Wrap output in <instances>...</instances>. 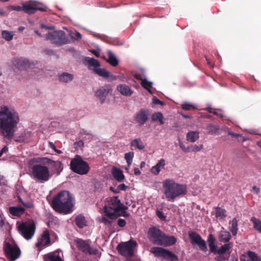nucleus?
Listing matches in <instances>:
<instances>
[{
    "label": "nucleus",
    "instance_id": "obj_19",
    "mask_svg": "<svg viewBox=\"0 0 261 261\" xmlns=\"http://www.w3.org/2000/svg\"><path fill=\"white\" fill-rule=\"evenodd\" d=\"M148 112L142 109L139 111L135 116V121L140 125H143L148 119Z\"/></svg>",
    "mask_w": 261,
    "mask_h": 261
},
{
    "label": "nucleus",
    "instance_id": "obj_6",
    "mask_svg": "<svg viewBox=\"0 0 261 261\" xmlns=\"http://www.w3.org/2000/svg\"><path fill=\"white\" fill-rule=\"evenodd\" d=\"M32 175L35 179L41 182L48 181L52 176L49 168L41 164H37L33 167Z\"/></svg>",
    "mask_w": 261,
    "mask_h": 261
},
{
    "label": "nucleus",
    "instance_id": "obj_62",
    "mask_svg": "<svg viewBox=\"0 0 261 261\" xmlns=\"http://www.w3.org/2000/svg\"><path fill=\"white\" fill-rule=\"evenodd\" d=\"M41 27L42 28H44V29H49V30H51L53 29V27H47L46 25H45L44 24H42L41 25Z\"/></svg>",
    "mask_w": 261,
    "mask_h": 261
},
{
    "label": "nucleus",
    "instance_id": "obj_58",
    "mask_svg": "<svg viewBox=\"0 0 261 261\" xmlns=\"http://www.w3.org/2000/svg\"><path fill=\"white\" fill-rule=\"evenodd\" d=\"M4 225V220L3 219V215L0 212V226H3Z\"/></svg>",
    "mask_w": 261,
    "mask_h": 261
},
{
    "label": "nucleus",
    "instance_id": "obj_1",
    "mask_svg": "<svg viewBox=\"0 0 261 261\" xmlns=\"http://www.w3.org/2000/svg\"><path fill=\"white\" fill-rule=\"evenodd\" d=\"M20 121L17 112L6 106L0 108V135L7 139H11L14 136Z\"/></svg>",
    "mask_w": 261,
    "mask_h": 261
},
{
    "label": "nucleus",
    "instance_id": "obj_51",
    "mask_svg": "<svg viewBox=\"0 0 261 261\" xmlns=\"http://www.w3.org/2000/svg\"><path fill=\"white\" fill-rule=\"evenodd\" d=\"M213 114L215 115L220 116L221 117H223L224 115L221 110H215Z\"/></svg>",
    "mask_w": 261,
    "mask_h": 261
},
{
    "label": "nucleus",
    "instance_id": "obj_36",
    "mask_svg": "<svg viewBox=\"0 0 261 261\" xmlns=\"http://www.w3.org/2000/svg\"><path fill=\"white\" fill-rule=\"evenodd\" d=\"M10 213L15 216L21 215L24 212V209L21 207H11L9 208Z\"/></svg>",
    "mask_w": 261,
    "mask_h": 261
},
{
    "label": "nucleus",
    "instance_id": "obj_5",
    "mask_svg": "<svg viewBox=\"0 0 261 261\" xmlns=\"http://www.w3.org/2000/svg\"><path fill=\"white\" fill-rule=\"evenodd\" d=\"M148 236L151 242L158 245L171 246L174 244L176 241L174 237L166 236L161 231L155 227L149 229Z\"/></svg>",
    "mask_w": 261,
    "mask_h": 261
},
{
    "label": "nucleus",
    "instance_id": "obj_63",
    "mask_svg": "<svg viewBox=\"0 0 261 261\" xmlns=\"http://www.w3.org/2000/svg\"><path fill=\"white\" fill-rule=\"evenodd\" d=\"M135 77L137 79H138V80L141 81V82H142V80H143L144 79H143L142 76L140 74H136Z\"/></svg>",
    "mask_w": 261,
    "mask_h": 261
},
{
    "label": "nucleus",
    "instance_id": "obj_9",
    "mask_svg": "<svg viewBox=\"0 0 261 261\" xmlns=\"http://www.w3.org/2000/svg\"><path fill=\"white\" fill-rule=\"evenodd\" d=\"M45 38L46 40L57 45H63L69 42L64 32L61 30L49 32L46 34Z\"/></svg>",
    "mask_w": 261,
    "mask_h": 261
},
{
    "label": "nucleus",
    "instance_id": "obj_48",
    "mask_svg": "<svg viewBox=\"0 0 261 261\" xmlns=\"http://www.w3.org/2000/svg\"><path fill=\"white\" fill-rule=\"evenodd\" d=\"M8 9L9 10H14V11H22V7H20V6H9L8 7Z\"/></svg>",
    "mask_w": 261,
    "mask_h": 261
},
{
    "label": "nucleus",
    "instance_id": "obj_60",
    "mask_svg": "<svg viewBox=\"0 0 261 261\" xmlns=\"http://www.w3.org/2000/svg\"><path fill=\"white\" fill-rule=\"evenodd\" d=\"M110 190L114 193H118L119 192L118 188L115 189L114 188L111 187H110Z\"/></svg>",
    "mask_w": 261,
    "mask_h": 261
},
{
    "label": "nucleus",
    "instance_id": "obj_54",
    "mask_svg": "<svg viewBox=\"0 0 261 261\" xmlns=\"http://www.w3.org/2000/svg\"><path fill=\"white\" fill-rule=\"evenodd\" d=\"M259 191V188L256 186H254L251 189V192L256 194H258Z\"/></svg>",
    "mask_w": 261,
    "mask_h": 261
},
{
    "label": "nucleus",
    "instance_id": "obj_50",
    "mask_svg": "<svg viewBox=\"0 0 261 261\" xmlns=\"http://www.w3.org/2000/svg\"><path fill=\"white\" fill-rule=\"evenodd\" d=\"M100 222L105 223V224H110L111 223V221L107 219L106 217L103 216L100 220Z\"/></svg>",
    "mask_w": 261,
    "mask_h": 261
},
{
    "label": "nucleus",
    "instance_id": "obj_47",
    "mask_svg": "<svg viewBox=\"0 0 261 261\" xmlns=\"http://www.w3.org/2000/svg\"><path fill=\"white\" fill-rule=\"evenodd\" d=\"M203 147L202 144L199 145H194L189 147V151L197 152L201 150Z\"/></svg>",
    "mask_w": 261,
    "mask_h": 261
},
{
    "label": "nucleus",
    "instance_id": "obj_23",
    "mask_svg": "<svg viewBox=\"0 0 261 261\" xmlns=\"http://www.w3.org/2000/svg\"><path fill=\"white\" fill-rule=\"evenodd\" d=\"M44 261H63L57 252H53L44 256Z\"/></svg>",
    "mask_w": 261,
    "mask_h": 261
},
{
    "label": "nucleus",
    "instance_id": "obj_21",
    "mask_svg": "<svg viewBox=\"0 0 261 261\" xmlns=\"http://www.w3.org/2000/svg\"><path fill=\"white\" fill-rule=\"evenodd\" d=\"M166 165L165 159H162L154 166H152L150 169L152 174L157 175H159L160 171L164 168Z\"/></svg>",
    "mask_w": 261,
    "mask_h": 261
},
{
    "label": "nucleus",
    "instance_id": "obj_42",
    "mask_svg": "<svg viewBox=\"0 0 261 261\" xmlns=\"http://www.w3.org/2000/svg\"><path fill=\"white\" fill-rule=\"evenodd\" d=\"M152 119L154 121H158L161 124H164L163 116L162 113L158 112L155 113L152 116Z\"/></svg>",
    "mask_w": 261,
    "mask_h": 261
},
{
    "label": "nucleus",
    "instance_id": "obj_14",
    "mask_svg": "<svg viewBox=\"0 0 261 261\" xmlns=\"http://www.w3.org/2000/svg\"><path fill=\"white\" fill-rule=\"evenodd\" d=\"M189 236L192 244L197 245L199 249L202 251H206L207 250L205 242L199 234L195 232L190 231Z\"/></svg>",
    "mask_w": 261,
    "mask_h": 261
},
{
    "label": "nucleus",
    "instance_id": "obj_18",
    "mask_svg": "<svg viewBox=\"0 0 261 261\" xmlns=\"http://www.w3.org/2000/svg\"><path fill=\"white\" fill-rule=\"evenodd\" d=\"M50 244V238L49 231L47 230L43 231L40 237L38 238V241L36 244L38 249L41 250L44 246H47Z\"/></svg>",
    "mask_w": 261,
    "mask_h": 261
},
{
    "label": "nucleus",
    "instance_id": "obj_41",
    "mask_svg": "<svg viewBox=\"0 0 261 261\" xmlns=\"http://www.w3.org/2000/svg\"><path fill=\"white\" fill-rule=\"evenodd\" d=\"M232 247L231 243L225 244L222 246L219 249H218L217 253L221 255L225 253L227 250L230 249Z\"/></svg>",
    "mask_w": 261,
    "mask_h": 261
},
{
    "label": "nucleus",
    "instance_id": "obj_2",
    "mask_svg": "<svg viewBox=\"0 0 261 261\" xmlns=\"http://www.w3.org/2000/svg\"><path fill=\"white\" fill-rule=\"evenodd\" d=\"M163 193L167 201L173 202L176 198L185 195L187 191L185 185L179 184L173 179H166L162 183Z\"/></svg>",
    "mask_w": 261,
    "mask_h": 261
},
{
    "label": "nucleus",
    "instance_id": "obj_20",
    "mask_svg": "<svg viewBox=\"0 0 261 261\" xmlns=\"http://www.w3.org/2000/svg\"><path fill=\"white\" fill-rule=\"evenodd\" d=\"M240 259L241 261H260L257 254L251 251H249L243 254Z\"/></svg>",
    "mask_w": 261,
    "mask_h": 261
},
{
    "label": "nucleus",
    "instance_id": "obj_34",
    "mask_svg": "<svg viewBox=\"0 0 261 261\" xmlns=\"http://www.w3.org/2000/svg\"><path fill=\"white\" fill-rule=\"evenodd\" d=\"M86 61L87 64L90 67H93V70L95 71V69L100 66L99 62L96 59L92 58H87L86 59Z\"/></svg>",
    "mask_w": 261,
    "mask_h": 261
},
{
    "label": "nucleus",
    "instance_id": "obj_4",
    "mask_svg": "<svg viewBox=\"0 0 261 261\" xmlns=\"http://www.w3.org/2000/svg\"><path fill=\"white\" fill-rule=\"evenodd\" d=\"M107 202L108 203L103 208V213L109 219H115L119 216H128L126 212V207L121 203L117 196L107 198Z\"/></svg>",
    "mask_w": 261,
    "mask_h": 261
},
{
    "label": "nucleus",
    "instance_id": "obj_59",
    "mask_svg": "<svg viewBox=\"0 0 261 261\" xmlns=\"http://www.w3.org/2000/svg\"><path fill=\"white\" fill-rule=\"evenodd\" d=\"M91 52L93 55H94L96 57H99L100 56L99 55V52L98 50H91Z\"/></svg>",
    "mask_w": 261,
    "mask_h": 261
},
{
    "label": "nucleus",
    "instance_id": "obj_32",
    "mask_svg": "<svg viewBox=\"0 0 261 261\" xmlns=\"http://www.w3.org/2000/svg\"><path fill=\"white\" fill-rule=\"evenodd\" d=\"M1 35L3 38H4L5 40L7 41H10L13 39V37L15 35V33L12 31L4 30L2 31Z\"/></svg>",
    "mask_w": 261,
    "mask_h": 261
},
{
    "label": "nucleus",
    "instance_id": "obj_55",
    "mask_svg": "<svg viewBox=\"0 0 261 261\" xmlns=\"http://www.w3.org/2000/svg\"><path fill=\"white\" fill-rule=\"evenodd\" d=\"M126 224V222H125V221L123 219H120L118 220V225L120 226V227H123Z\"/></svg>",
    "mask_w": 261,
    "mask_h": 261
},
{
    "label": "nucleus",
    "instance_id": "obj_40",
    "mask_svg": "<svg viewBox=\"0 0 261 261\" xmlns=\"http://www.w3.org/2000/svg\"><path fill=\"white\" fill-rule=\"evenodd\" d=\"M251 221L253 223L254 228L261 233V221L255 217L251 218Z\"/></svg>",
    "mask_w": 261,
    "mask_h": 261
},
{
    "label": "nucleus",
    "instance_id": "obj_46",
    "mask_svg": "<svg viewBox=\"0 0 261 261\" xmlns=\"http://www.w3.org/2000/svg\"><path fill=\"white\" fill-rule=\"evenodd\" d=\"M152 82L148 81L147 79H144L141 82V85L148 91H150V89L152 87Z\"/></svg>",
    "mask_w": 261,
    "mask_h": 261
},
{
    "label": "nucleus",
    "instance_id": "obj_24",
    "mask_svg": "<svg viewBox=\"0 0 261 261\" xmlns=\"http://www.w3.org/2000/svg\"><path fill=\"white\" fill-rule=\"evenodd\" d=\"M108 58L106 59L105 57L102 58L107 61L111 65L113 66H116L118 64V60L116 56L111 50L108 51Z\"/></svg>",
    "mask_w": 261,
    "mask_h": 261
},
{
    "label": "nucleus",
    "instance_id": "obj_3",
    "mask_svg": "<svg viewBox=\"0 0 261 261\" xmlns=\"http://www.w3.org/2000/svg\"><path fill=\"white\" fill-rule=\"evenodd\" d=\"M73 199L69 192L62 191L53 199L51 206L60 213L69 214L72 211Z\"/></svg>",
    "mask_w": 261,
    "mask_h": 261
},
{
    "label": "nucleus",
    "instance_id": "obj_16",
    "mask_svg": "<svg viewBox=\"0 0 261 261\" xmlns=\"http://www.w3.org/2000/svg\"><path fill=\"white\" fill-rule=\"evenodd\" d=\"M111 91L110 87L108 85H106L98 89L95 92V96L100 103H102Z\"/></svg>",
    "mask_w": 261,
    "mask_h": 261
},
{
    "label": "nucleus",
    "instance_id": "obj_26",
    "mask_svg": "<svg viewBox=\"0 0 261 261\" xmlns=\"http://www.w3.org/2000/svg\"><path fill=\"white\" fill-rule=\"evenodd\" d=\"M199 138V133L197 131H190L186 135L187 140L190 142H196Z\"/></svg>",
    "mask_w": 261,
    "mask_h": 261
},
{
    "label": "nucleus",
    "instance_id": "obj_7",
    "mask_svg": "<svg viewBox=\"0 0 261 261\" xmlns=\"http://www.w3.org/2000/svg\"><path fill=\"white\" fill-rule=\"evenodd\" d=\"M70 165L73 172L80 175L86 174L89 170L88 164L79 155L71 160Z\"/></svg>",
    "mask_w": 261,
    "mask_h": 261
},
{
    "label": "nucleus",
    "instance_id": "obj_61",
    "mask_svg": "<svg viewBox=\"0 0 261 261\" xmlns=\"http://www.w3.org/2000/svg\"><path fill=\"white\" fill-rule=\"evenodd\" d=\"M134 174L136 175H139L141 174V172L138 168H136L134 169Z\"/></svg>",
    "mask_w": 261,
    "mask_h": 261
},
{
    "label": "nucleus",
    "instance_id": "obj_29",
    "mask_svg": "<svg viewBox=\"0 0 261 261\" xmlns=\"http://www.w3.org/2000/svg\"><path fill=\"white\" fill-rule=\"evenodd\" d=\"M113 176L118 181H122L124 178L123 172L119 169L114 168L113 169Z\"/></svg>",
    "mask_w": 261,
    "mask_h": 261
},
{
    "label": "nucleus",
    "instance_id": "obj_38",
    "mask_svg": "<svg viewBox=\"0 0 261 261\" xmlns=\"http://www.w3.org/2000/svg\"><path fill=\"white\" fill-rule=\"evenodd\" d=\"M206 129L208 131V133L210 134H218L219 127L217 125L209 124L206 126Z\"/></svg>",
    "mask_w": 261,
    "mask_h": 261
},
{
    "label": "nucleus",
    "instance_id": "obj_27",
    "mask_svg": "<svg viewBox=\"0 0 261 261\" xmlns=\"http://www.w3.org/2000/svg\"><path fill=\"white\" fill-rule=\"evenodd\" d=\"M207 242L208 243V246L212 252L217 253L218 249H217V246L215 244V239L213 234H210L208 237Z\"/></svg>",
    "mask_w": 261,
    "mask_h": 261
},
{
    "label": "nucleus",
    "instance_id": "obj_12",
    "mask_svg": "<svg viewBox=\"0 0 261 261\" xmlns=\"http://www.w3.org/2000/svg\"><path fill=\"white\" fill-rule=\"evenodd\" d=\"M4 249L8 258L13 261L20 255V250L15 245L7 241L5 242Z\"/></svg>",
    "mask_w": 261,
    "mask_h": 261
},
{
    "label": "nucleus",
    "instance_id": "obj_11",
    "mask_svg": "<svg viewBox=\"0 0 261 261\" xmlns=\"http://www.w3.org/2000/svg\"><path fill=\"white\" fill-rule=\"evenodd\" d=\"M22 8V11L29 14H34L37 10L45 12L47 9L46 6H42L40 3L32 1L23 4Z\"/></svg>",
    "mask_w": 261,
    "mask_h": 261
},
{
    "label": "nucleus",
    "instance_id": "obj_33",
    "mask_svg": "<svg viewBox=\"0 0 261 261\" xmlns=\"http://www.w3.org/2000/svg\"><path fill=\"white\" fill-rule=\"evenodd\" d=\"M130 145L131 146L136 147L139 150L143 149L145 147L143 143L140 138L135 139L133 140L130 143Z\"/></svg>",
    "mask_w": 261,
    "mask_h": 261
},
{
    "label": "nucleus",
    "instance_id": "obj_17",
    "mask_svg": "<svg viewBox=\"0 0 261 261\" xmlns=\"http://www.w3.org/2000/svg\"><path fill=\"white\" fill-rule=\"evenodd\" d=\"M46 162L51 168L50 174H52L53 175V174L57 173L58 175H59L63 169L62 163L58 160L53 161L49 159H46Z\"/></svg>",
    "mask_w": 261,
    "mask_h": 261
},
{
    "label": "nucleus",
    "instance_id": "obj_57",
    "mask_svg": "<svg viewBox=\"0 0 261 261\" xmlns=\"http://www.w3.org/2000/svg\"><path fill=\"white\" fill-rule=\"evenodd\" d=\"M153 102L155 104H159L160 105H164V103L162 101H161L160 100H159L158 98H154L153 99Z\"/></svg>",
    "mask_w": 261,
    "mask_h": 261
},
{
    "label": "nucleus",
    "instance_id": "obj_15",
    "mask_svg": "<svg viewBox=\"0 0 261 261\" xmlns=\"http://www.w3.org/2000/svg\"><path fill=\"white\" fill-rule=\"evenodd\" d=\"M38 64L37 62H31L27 59H20L18 61L17 66L20 69L31 70L33 72H36L39 70L36 65Z\"/></svg>",
    "mask_w": 261,
    "mask_h": 261
},
{
    "label": "nucleus",
    "instance_id": "obj_31",
    "mask_svg": "<svg viewBox=\"0 0 261 261\" xmlns=\"http://www.w3.org/2000/svg\"><path fill=\"white\" fill-rule=\"evenodd\" d=\"M76 225L80 228H83L87 225L85 218L82 215L77 216L75 220Z\"/></svg>",
    "mask_w": 261,
    "mask_h": 261
},
{
    "label": "nucleus",
    "instance_id": "obj_45",
    "mask_svg": "<svg viewBox=\"0 0 261 261\" xmlns=\"http://www.w3.org/2000/svg\"><path fill=\"white\" fill-rule=\"evenodd\" d=\"M31 134L30 133H25L24 136H19L16 138L15 141L17 142H28L31 137Z\"/></svg>",
    "mask_w": 261,
    "mask_h": 261
},
{
    "label": "nucleus",
    "instance_id": "obj_49",
    "mask_svg": "<svg viewBox=\"0 0 261 261\" xmlns=\"http://www.w3.org/2000/svg\"><path fill=\"white\" fill-rule=\"evenodd\" d=\"M156 214L161 220H165L166 219V217L165 216V215L162 211L160 210H157L156 211Z\"/></svg>",
    "mask_w": 261,
    "mask_h": 261
},
{
    "label": "nucleus",
    "instance_id": "obj_64",
    "mask_svg": "<svg viewBox=\"0 0 261 261\" xmlns=\"http://www.w3.org/2000/svg\"><path fill=\"white\" fill-rule=\"evenodd\" d=\"M228 134L231 136L236 137H238L239 136V135L235 134V133H233L232 132H228Z\"/></svg>",
    "mask_w": 261,
    "mask_h": 261
},
{
    "label": "nucleus",
    "instance_id": "obj_30",
    "mask_svg": "<svg viewBox=\"0 0 261 261\" xmlns=\"http://www.w3.org/2000/svg\"><path fill=\"white\" fill-rule=\"evenodd\" d=\"M231 239V235L228 231H221L219 234V240L220 242H228Z\"/></svg>",
    "mask_w": 261,
    "mask_h": 261
},
{
    "label": "nucleus",
    "instance_id": "obj_39",
    "mask_svg": "<svg viewBox=\"0 0 261 261\" xmlns=\"http://www.w3.org/2000/svg\"><path fill=\"white\" fill-rule=\"evenodd\" d=\"M238 229V221L236 218H233L231 222L230 231L231 232L233 236H236L237 234Z\"/></svg>",
    "mask_w": 261,
    "mask_h": 261
},
{
    "label": "nucleus",
    "instance_id": "obj_8",
    "mask_svg": "<svg viewBox=\"0 0 261 261\" xmlns=\"http://www.w3.org/2000/svg\"><path fill=\"white\" fill-rule=\"evenodd\" d=\"M18 229L21 235L27 240H30L34 235L36 226L33 220L20 223Z\"/></svg>",
    "mask_w": 261,
    "mask_h": 261
},
{
    "label": "nucleus",
    "instance_id": "obj_56",
    "mask_svg": "<svg viewBox=\"0 0 261 261\" xmlns=\"http://www.w3.org/2000/svg\"><path fill=\"white\" fill-rule=\"evenodd\" d=\"M117 188L118 189L119 191L120 192V191H125L127 188V186H126L125 185L123 184L120 185Z\"/></svg>",
    "mask_w": 261,
    "mask_h": 261
},
{
    "label": "nucleus",
    "instance_id": "obj_13",
    "mask_svg": "<svg viewBox=\"0 0 261 261\" xmlns=\"http://www.w3.org/2000/svg\"><path fill=\"white\" fill-rule=\"evenodd\" d=\"M136 244V242L135 241H129L119 244L118 246V249L122 255L130 256L133 254L134 249Z\"/></svg>",
    "mask_w": 261,
    "mask_h": 261
},
{
    "label": "nucleus",
    "instance_id": "obj_28",
    "mask_svg": "<svg viewBox=\"0 0 261 261\" xmlns=\"http://www.w3.org/2000/svg\"><path fill=\"white\" fill-rule=\"evenodd\" d=\"M73 79V75L67 72H63L59 75V80L63 83H68Z\"/></svg>",
    "mask_w": 261,
    "mask_h": 261
},
{
    "label": "nucleus",
    "instance_id": "obj_43",
    "mask_svg": "<svg viewBox=\"0 0 261 261\" xmlns=\"http://www.w3.org/2000/svg\"><path fill=\"white\" fill-rule=\"evenodd\" d=\"M134 156V152L133 151L127 152L124 154V158L128 166H129L132 164Z\"/></svg>",
    "mask_w": 261,
    "mask_h": 261
},
{
    "label": "nucleus",
    "instance_id": "obj_53",
    "mask_svg": "<svg viewBox=\"0 0 261 261\" xmlns=\"http://www.w3.org/2000/svg\"><path fill=\"white\" fill-rule=\"evenodd\" d=\"M8 151V147L7 146H5L0 150V157L3 155V154L7 153Z\"/></svg>",
    "mask_w": 261,
    "mask_h": 261
},
{
    "label": "nucleus",
    "instance_id": "obj_10",
    "mask_svg": "<svg viewBox=\"0 0 261 261\" xmlns=\"http://www.w3.org/2000/svg\"><path fill=\"white\" fill-rule=\"evenodd\" d=\"M150 252L155 256L162 257L167 261H177V256L167 249L161 247H152Z\"/></svg>",
    "mask_w": 261,
    "mask_h": 261
},
{
    "label": "nucleus",
    "instance_id": "obj_37",
    "mask_svg": "<svg viewBox=\"0 0 261 261\" xmlns=\"http://www.w3.org/2000/svg\"><path fill=\"white\" fill-rule=\"evenodd\" d=\"M226 211L220 207L216 208L215 215L218 219L221 220L226 217Z\"/></svg>",
    "mask_w": 261,
    "mask_h": 261
},
{
    "label": "nucleus",
    "instance_id": "obj_25",
    "mask_svg": "<svg viewBox=\"0 0 261 261\" xmlns=\"http://www.w3.org/2000/svg\"><path fill=\"white\" fill-rule=\"evenodd\" d=\"M77 246L83 251L85 252H89L90 254L91 253L89 245L85 241L78 240L77 241Z\"/></svg>",
    "mask_w": 261,
    "mask_h": 261
},
{
    "label": "nucleus",
    "instance_id": "obj_44",
    "mask_svg": "<svg viewBox=\"0 0 261 261\" xmlns=\"http://www.w3.org/2000/svg\"><path fill=\"white\" fill-rule=\"evenodd\" d=\"M181 108L183 110L186 111H190L192 110L196 109L197 107L195 105H194L188 102H185L181 105Z\"/></svg>",
    "mask_w": 261,
    "mask_h": 261
},
{
    "label": "nucleus",
    "instance_id": "obj_52",
    "mask_svg": "<svg viewBox=\"0 0 261 261\" xmlns=\"http://www.w3.org/2000/svg\"><path fill=\"white\" fill-rule=\"evenodd\" d=\"M179 146L180 148L185 152H189V147L186 148L185 147V146L184 145V144L181 142H179Z\"/></svg>",
    "mask_w": 261,
    "mask_h": 261
},
{
    "label": "nucleus",
    "instance_id": "obj_35",
    "mask_svg": "<svg viewBox=\"0 0 261 261\" xmlns=\"http://www.w3.org/2000/svg\"><path fill=\"white\" fill-rule=\"evenodd\" d=\"M94 72H95L99 76L104 78H108L110 76V73L105 69L100 68L98 67L95 69Z\"/></svg>",
    "mask_w": 261,
    "mask_h": 261
},
{
    "label": "nucleus",
    "instance_id": "obj_22",
    "mask_svg": "<svg viewBox=\"0 0 261 261\" xmlns=\"http://www.w3.org/2000/svg\"><path fill=\"white\" fill-rule=\"evenodd\" d=\"M117 91L122 95L125 96H130L133 93V91L131 88L125 84H119L117 87Z\"/></svg>",
    "mask_w": 261,
    "mask_h": 261
}]
</instances>
